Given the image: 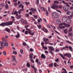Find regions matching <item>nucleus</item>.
Returning <instances> with one entry per match:
<instances>
[{
	"mask_svg": "<svg viewBox=\"0 0 73 73\" xmlns=\"http://www.w3.org/2000/svg\"><path fill=\"white\" fill-rule=\"evenodd\" d=\"M2 40L3 42H0L1 47H0L1 49V50H2L3 48L5 47V46H8V45H9L8 43L7 42V39L4 37H3L2 38Z\"/></svg>",
	"mask_w": 73,
	"mask_h": 73,
	"instance_id": "1",
	"label": "nucleus"
},
{
	"mask_svg": "<svg viewBox=\"0 0 73 73\" xmlns=\"http://www.w3.org/2000/svg\"><path fill=\"white\" fill-rule=\"evenodd\" d=\"M12 24H13V21H10L6 23L3 22L0 24V25L1 26H3V27H4V26H9V25H12Z\"/></svg>",
	"mask_w": 73,
	"mask_h": 73,
	"instance_id": "2",
	"label": "nucleus"
},
{
	"mask_svg": "<svg viewBox=\"0 0 73 73\" xmlns=\"http://www.w3.org/2000/svg\"><path fill=\"white\" fill-rule=\"evenodd\" d=\"M51 8L53 9H58L59 8L61 9L62 8V6L61 5H55L54 4H52V6H51Z\"/></svg>",
	"mask_w": 73,
	"mask_h": 73,
	"instance_id": "3",
	"label": "nucleus"
},
{
	"mask_svg": "<svg viewBox=\"0 0 73 73\" xmlns=\"http://www.w3.org/2000/svg\"><path fill=\"white\" fill-rule=\"evenodd\" d=\"M52 16L54 18L57 19L58 17L59 14L56 12H54L52 14Z\"/></svg>",
	"mask_w": 73,
	"mask_h": 73,
	"instance_id": "4",
	"label": "nucleus"
},
{
	"mask_svg": "<svg viewBox=\"0 0 73 73\" xmlns=\"http://www.w3.org/2000/svg\"><path fill=\"white\" fill-rule=\"evenodd\" d=\"M49 40L48 38H46V39H43V41L45 42L44 44H49Z\"/></svg>",
	"mask_w": 73,
	"mask_h": 73,
	"instance_id": "5",
	"label": "nucleus"
},
{
	"mask_svg": "<svg viewBox=\"0 0 73 73\" xmlns=\"http://www.w3.org/2000/svg\"><path fill=\"white\" fill-rule=\"evenodd\" d=\"M12 57L13 59L12 60V61H14V62H15L17 64V60H16V57H15V56L14 55H12Z\"/></svg>",
	"mask_w": 73,
	"mask_h": 73,
	"instance_id": "6",
	"label": "nucleus"
},
{
	"mask_svg": "<svg viewBox=\"0 0 73 73\" xmlns=\"http://www.w3.org/2000/svg\"><path fill=\"white\" fill-rule=\"evenodd\" d=\"M49 48V50L50 51L52 50L53 52H54V50L53 47L52 46H48V47Z\"/></svg>",
	"mask_w": 73,
	"mask_h": 73,
	"instance_id": "7",
	"label": "nucleus"
},
{
	"mask_svg": "<svg viewBox=\"0 0 73 73\" xmlns=\"http://www.w3.org/2000/svg\"><path fill=\"white\" fill-rule=\"evenodd\" d=\"M30 11H32L33 13H35V12H36V9H35V8H31V9H30Z\"/></svg>",
	"mask_w": 73,
	"mask_h": 73,
	"instance_id": "8",
	"label": "nucleus"
},
{
	"mask_svg": "<svg viewBox=\"0 0 73 73\" xmlns=\"http://www.w3.org/2000/svg\"><path fill=\"white\" fill-rule=\"evenodd\" d=\"M5 31H6L7 32H8V33H10V29H9V28L6 27L5 29Z\"/></svg>",
	"mask_w": 73,
	"mask_h": 73,
	"instance_id": "9",
	"label": "nucleus"
},
{
	"mask_svg": "<svg viewBox=\"0 0 73 73\" xmlns=\"http://www.w3.org/2000/svg\"><path fill=\"white\" fill-rule=\"evenodd\" d=\"M66 22L67 24H70L72 22V21L70 19H68L66 20Z\"/></svg>",
	"mask_w": 73,
	"mask_h": 73,
	"instance_id": "10",
	"label": "nucleus"
},
{
	"mask_svg": "<svg viewBox=\"0 0 73 73\" xmlns=\"http://www.w3.org/2000/svg\"><path fill=\"white\" fill-rule=\"evenodd\" d=\"M64 10V11L66 12V11H67L68 9H69V8H68V6H66L64 7L63 8Z\"/></svg>",
	"mask_w": 73,
	"mask_h": 73,
	"instance_id": "11",
	"label": "nucleus"
},
{
	"mask_svg": "<svg viewBox=\"0 0 73 73\" xmlns=\"http://www.w3.org/2000/svg\"><path fill=\"white\" fill-rule=\"evenodd\" d=\"M62 69L64 71L62 72V73H68L66 70L65 69L63 68H62Z\"/></svg>",
	"mask_w": 73,
	"mask_h": 73,
	"instance_id": "12",
	"label": "nucleus"
},
{
	"mask_svg": "<svg viewBox=\"0 0 73 73\" xmlns=\"http://www.w3.org/2000/svg\"><path fill=\"white\" fill-rule=\"evenodd\" d=\"M43 31L45 32H48V30L45 27H43L42 28Z\"/></svg>",
	"mask_w": 73,
	"mask_h": 73,
	"instance_id": "13",
	"label": "nucleus"
},
{
	"mask_svg": "<svg viewBox=\"0 0 73 73\" xmlns=\"http://www.w3.org/2000/svg\"><path fill=\"white\" fill-rule=\"evenodd\" d=\"M41 58H45L46 56L44 54H42L41 55Z\"/></svg>",
	"mask_w": 73,
	"mask_h": 73,
	"instance_id": "14",
	"label": "nucleus"
},
{
	"mask_svg": "<svg viewBox=\"0 0 73 73\" xmlns=\"http://www.w3.org/2000/svg\"><path fill=\"white\" fill-rule=\"evenodd\" d=\"M17 35H15V37L16 38H18V37H19L20 36V33L19 32H17Z\"/></svg>",
	"mask_w": 73,
	"mask_h": 73,
	"instance_id": "15",
	"label": "nucleus"
},
{
	"mask_svg": "<svg viewBox=\"0 0 73 73\" xmlns=\"http://www.w3.org/2000/svg\"><path fill=\"white\" fill-rule=\"evenodd\" d=\"M60 54L61 56V57H62V58L63 59V60H64V59H66V58H65V56H63V55H62V54Z\"/></svg>",
	"mask_w": 73,
	"mask_h": 73,
	"instance_id": "16",
	"label": "nucleus"
},
{
	"mask_svg": "<svg viewBox=\"0 0 73 73\" xmlns=\"http://www.w3.org/2000/svg\"><path fill=\"white\" fill-rule=\"evenodd\" d=\"M62 20L64 22H65V21H66V18L65 17H64L62 18Z\"/></svg>",
	"mask_w": 73,
	"mask_h": 73,
	"instance_id": "17",
	"label": "nucleus"
},
{
	"mask_svg": "<svg viewBox=\"0 0 73 73\" xmlns=\"http://www.w3.org/2000/svg\"><path fill=\"white\" fill-rule=\"evenodd\" d=\"M14 15H16V16H18L19 15V13H18V12H17V11H15L14 13Z\"/></svg>",
	"mask_w": 73,
	"mask_h": 73,
	"instance_id": "18",
	"label": "nucleus"
},
{
	"mask_svg": "<svg viewBox=\"0 0 73 73\" xmlns=\"http://www.w3.org/2000/svg\"><path fill=\"white\" fill-rule=\"evenodd\" d=\"M64 26H65L66 28H69V27H70V25L69 24H66V25H65Z\"/></svg>",
	"mask_w": 73,
	"mask_h": 73,
	"instance_id": "19",
	"label": "nucleus"
},
{
	"mask_svg": "<svg viewBox=\"0 0 73 73\" xmlns=\"http://www.w3.org/2000/svg\"><path fill=\"white\" fill-rule=\"evenodd\" d=\"M30 58L31 59H33V54L32 53L31 54H30Z\"/></svg>",
	"mask_w": 73,
	"mask_h": 73,
	"instance_id": "20",
	"label": "nucleus"
},
{
	"mask_svg": "<svg viewBox=\"0 0 73 73\" xmlns=\"http://www.w3.org/2000/svg\"><path fill=\"white\" fill-rule=\"evenodd\" d=\"M59 29H64V28H65V27L64 26H59Z\"/></svg>",
	"mask_w": 73,
	"mask_h": 73,
	"instance_id": "21",
	"label": "nucleus"
},
{
	"mask_svg": "<svg viewBox=\"0 0 73 73\" xmlns=\"http://www.w3.org/2000/svg\"><path fill=\"white\" fill-rule=\"evenodd\" d=\"M68 48L69 49H70V51H71V52H73V50H72L73 48H72L71 46H69L68 47Z\"/></svg>",
	"mask_w": 73,
	"mask_h": 73,
	"instance_id": "22",
	"label": "nucleus"
},
{
	"mask_svg": "<svg viewBox=\"0 0 73 73\" xmlns=\"http://www.w3.org/2000/svg\"><path fill=\"white\" fill-rule=\"evenodd\" d=\"M67 57L68 58H70L72 57V55L70 53H68L67 55Z\"/></svg>",
	"mask_w": 73,
	"mask_h": 73,
	"instance_id": "23",
	"label": "nucleus"
},
{
	"mask_svg": "<svg viewBox=\"0 0 73 73\" xmlns=\"http://www.w3.org/2000/svg\"><path fill=\"white\" fill-rule=\"evenodd\" d=\"M36 1H35V3L37 5L39 4V0H36Z\"/></svg>",
	"mask_w": 73,
	"mask_h": 73,
	"instance_id": "24",
	"label": "nucleus"
},
{
	"mask_svg": "<svg viewBox=\"0 0 73 73\" xmlns=\"http://www.w3.org/2000/svg\"><path fill=\"white\" fill-rule=\"evenodd\" d=\"M21 15H19L18 16H17V17L16 19H21Z\"/></svg>",
	"mask_w": 73,
	"mask_h": 73,
	"instance_id": "25",
	"label": "nucleus"
},
{
	"mask_svg": "<svg viewBox=\"0 0 73 73\" xmlns=\"http://www.w3.org/2000/svg\"><path fill=\"white\" fill-rule=\"evenodd\" d=\"M53 63H52L51 64H49L48 66H49L50 68H51V67H52V66H53Z\"/></svg>",
	"mask_w": 73,
	"mask_h": 73,
	"instance_id": "26",
	"label": "nucleus"
},
{
	"mask_svg": "<svg viewBox=\"0 0 73 73\" xmlns=\"http://www.w3.org/2000/svg\"><path fill=\"white\" fill-rule=\"evenodd\" d=\"M66 42H67V43H68V44H72V45H73V43H72L68 40H66Z\"/></svg>",
	"mask_w": 73,
	"mask_h": 73,
	"instance_id": "27",
	"label": "nucleus"
},
{
	"mask_svg": "<svg viewBox=\"0 0 73 73\" xmlns=\"http://www.w3.org/2000/svg\"><path fill=\"white\" fill-rule=\"evenodd\" d=\"M40 9L43 11H45V8L43 7H40Z\"/></svg>",
	"mask_w": 73,
	"mask_h": 73,
	"instance_id": "28",
	"label": "nucleus"
},
{
	"mask_svg": "<svg viewBox=\"0 0 73 73\" xmlns=\"http://www.w3.org/2000/svg\"><path fill=\"white\" fill-rule=\"evenodd\" d=\"M66 24V23L64 22V23H62L60 24V25H65Z\"/></svg>",
	"mask_w": 73,
	"mask_h": 73,
	"instance_id": "29",
	"label": "nucleus"
},
{
	"mask_svg": "<svg viewBox=\"0 0 73 73\" xmlns=\"http://www.w3.org/2000/svg\"><path fill=\"white\" fill-rule=\"evenodd\" d=\"M28 32V33H29V35L30 34H31V33H32V32L31 30L30 29H29L27 31Z\"/></svg>",
	"mask_w": 73,
	"mask_h": 73,
	"instance_id": "30",
	"label": "nucleus"
},
{
	"mask_svg": "<svg viewBox=\"0 0 73 73\" xmlns=\"http://www.w3.org/2000/svg\"><path fill=\"white\" fill-rule=\"evenodd\" d=\"M64 32L66 34L68 33V30L67 29H66L64 30Z\"/></svg>",
	"mask_w": 73,
	"mask_h": 73,
	"instance_id": "31",
	"label": "nucleus"
},
{
	"mask_svg": "<svg viewBox=\"0 0 73 73\" xmlns=\"http://www.w3.org/2000/svg\"><path fill=\"white\" fill-rule=\"evenodd\" d=\"M5 8V9H8V8H9V7H8V4H6V5Z\"/></svg>",
	"mask_w": 73,
	"mask_h": 73,
	"instance_id": "32",
	"label": "nucleus"
},
{
	"mask_svg": "<svg viewBox=\"0 0 73 73\" xmlns=\"http://www.w3.org/2000/svg\"><path fill=\"white\" fill-rule=\"evenodd\" d=\"M70 13L71 12L70 11H68L67 12L66 14L67 15H70Z\"/></svg>",
	"mask_w": 73,
	"mask_h": 73,
	"instance_id": "33",
	"label": "nucleus"
},
{
	"mask_svg": "<svg viewBox=\"0 0 73 73\" xmlns=\"http://www.w3.org/2000/svg\"><path fill=\"white\" fill-rule=\"evenodd\" d=\"M54 3L55 4H58L59 3V1H54Z\"/></svg>",
	"mask_w": 73,
	"mask_h": 73,
	"instance_id": "34",
	"label": "nucleus"
},
{
	"mask_svg": "<svg viewBox=\"0 0 73 73\" xmlns=\"http://www.w3.org/2000/svg\"><path fill=\"white\" fill-rule=\"evenodd\" d=\"M42 48L43 49H44V50H46V49H48V47H47L43 46L42 47Z\"/></svg>",
	"mask_w": 73,
	"mask_h": 73,
	"instance_id": "35",
	"label": "nucleus"
},
{
	"mask_svg": "<svg viewBox=\"0 0 73 73\" xmlns=\"http://www.w3.org/2000/svg\"><path fill=\"white\" fill-rule=\"evenodd\" d=\"M72 31V27H71L69 29L68 32H71V31Z\"/></svg>",
	"mask_w": 73,
	"mask_h": 73,
	"instance_id": "36",
	"label": "nucleus"
},
{
	"mask_svg": "<svg viewBox=\"0 0 73 73\" xmlns=\"http://www.w3.org/2000/svg\"><path fill=\"white\" fill-rule=\"evenodd\" d=\"M37 27H38V29H41V28L42 26H41V25H38Z\"/></svg>",
	"mask_w": 73,
	"mask_h": 73,
	"instance_id": "37",
	"label": "nucleus"
},
{
	"mask_svg": "<svg viewBox=\"0 0 73 73\" xmlns=\"http://www.w3.org/2000/svg\"><path fill=\"white\" fill-rule=\"evenodd\" d=\"M27 66L28 68H30V64L29 63H27Z\"/></svg>",
	"mask_w": 73,
	"mask_h": 73,
	"instance_id": "38",
	"label": "nucleus"
},
{
	"mask_svg": "<svg viewBox=\"0 0 73 73\" xmlns=\"http://www.w3.org/2000/svg\"><path fill=\"white\" fill-rule=\"evenodd\" d=\"M62 1V3H63V4H65L66 5L67 4V3L65 2V1H63V0H62V1Z\"/></svg>",
	"mask_w": 73,
	"mask_h": 73,
	"instance_id": "39",
	"label": "nucleus"
},
{
	"mask_svg": "<svg viewBox=\"0 0 73 73\" xmlns=\"http://www.w3.org/2000/svg\"><path fill=\"white\" fill-rule=\"evenodd\" d=\"M23 22L24 24H28V23H27V22L26 21H24Z\"/></svg>",
	"mask_w": 73,
	"mask_h": 73,
	"instance_id": "40",
	"label": "nucleus"
},
{
	"mask_svg": "<svg viewBox=\"0 0 73 73\" xmlns=\"http://www.w3.org/2000/svg\"><path fill=\"white\" fill-rule=\"evenodd\" d=\"M57 63H54V67H56V66H57Z\"/></svg>",
	"mask_w": 73,
	"mask_h": 73,
	"instance_id": "41",
	"label": "nucleus"
},
{
	"mask_svg": "<svg viewBox=\"0 0 73 73\" xmlns=\"http://www.w3.org/2000/svg\"><path fill=\"white\" fill-rule=\"evenodd\" d=\"M41 45H42V47L44 46V42H42L41 43Z\"/></svg>",
	"mask_w": 73,
	"mask_h": 73,
	"instance_id": "42",
	"label": "nucleus"
},
{
	"mask_svg": "<svg viewBox=\"0 0 73 73\" xmlns=\"http://www.w3.org/2000/svg\"><path fill=\"white\" fill-rule=\"evenodd\" d=\"M23 45H24V46H26V45H27V43L25 42H23Z\"/></svg>",
	"mask_w": 73,
	"mask_h": 73,
	"instance_id": "43",
	"label": "nucleus"
},
{
	"mask_svg": "<svg viewBox=\"0 0 73 73\" xmlns=\"http://www.w3.org/2000/svg\"><path fill=\"white\" fill-rule=\"evenodd\" d=\"M57 23H58V24H60V23H61V21H60V20H57Z\"/></svg>",
	"mask_w": 73,
	"mask_h": 73,
	"instance_id": "44",
	"label": "nucleus"
},
{
	"mask_svg": "<svg viewBox=\"0 0 73 73\" xmlns=\"http://www.w3.org/2000/svg\"><path fill=\"white\" fill-rule=\"evenodd\" d=\"M59 61V59L58 58H57L56 60H55V61L56 62H58Z\"/></svg>",
	"mask_w": 73,
	"mask_h": 73,
	"instance_id": "45",
	"label": "nucleus"
},
{
	"mask_svg": "<svg viewBox=\"0 0 73 73\" xmlns=\"http://www.w3.org/2000/svg\"><path fill=\"white\" fill-rule=\"evenodd\" d=\"M38 71L39 73H42V71L41 69L39 70Z\"/></svg>",
	"mask_w": 73,
	"mask_h": 73,
	"instance_id": "46",
	"label": "nucleus"
},
{
	"mask_svg": "<svg viewBox=\"0 0 73 73\" xmlns=\"http://www.w3.org/2000/svg\"><path fill=\"white\" fill-rule=\"evenodd\" d=\"M68 35L69 36H72V33H68Z\"/></svg>",
	"mask_w": 73,
	"mask_h": 73,
	"instance_id": "47",
	"label": "nucleus"
},
{
	"mask_svg": "<svg viewBox=\"0 0 73 73\" xmlns=\"http://www.w3.org/2000/svg\"><path fill=\"white\" fill-rule=\"evenodd\" d=\"M20 52H21V54H23V49H21Z\"/></svg>",
	"mask_w": 73,
	"mask_h": 73,
	"instance_id": "48",
	"label": "nucleus"
},
{
	"mask_svg": "<svg viewBox=\"0 0 73 73\" xmlns=\"http://www.w3.org/2000/svg\"><path fill=\"white\" fill-rule=\"evenodd\" d=\"M34 34H35V33L34 32L31 33L30 34V35H31L32 36H33L34 35Z\"/></svg>",
	"mask_w": 73,
	"mask_h": 73,
	"instance_id": "49",
	"label": "nucleus"
},
{
	"mask_svg": "<svg viewBox=\"0 0 73 73\" xmlns=\"http://www.w3.org/2000/svg\"><path fill=\"white\" fill-rule=\"evenodd\" d=\"M68 53H66L65 54H64L63 55L64 56H68Z\"/></svg>",
	"mask_w": 73,
	"mask_h": 73,
	"instance_id": "50",
	"label": "nucleus"
},
{
	"mask_svg": "<svg viewBox=\"0 0 73 73\" xmlns=\"http://www.w3.org/2000/svg\"><path fill=\"white\" fill-rule=\"evenodd\" d=\"M3 53L4 55H6V52H5V51H4L3 52Z\"/></svg>",
	"mask_w": 73,
	"mask_h": 73,
	"instance_id": "51",
	"label": "nucleus"
},
{
	"mask_svg": "<svg viewBox=\"0 0 73 73\" xmlns=\"http://www.w3.org/2000/svg\"><path fill=\"white\" fill-rule=\"evenodd\" d=\"M30 61H31L32 62V63H34L35 62H34V60L33 59H30Z\"/></svg>",
	"mask_w": 73,
	"mask_h": 73,
	"instance_id": "52",
	"label": "nucleus"
},
{
	"mask_svg": "<svg viewBox=\"0 0 73 73\" xmlns=\"http://www.w3.org/2000/svg\"><path fill=\"white\" fill-rule=\"evenodd\" d=\"M28 31H25V35H28Z\"/></svg>",
	"mask_w": 73,
	"mask_h": 73,
	"instance_id": "53",
	"label": "nucleus"
},
{
	"mask_svg": "<svg viewBox=\"0 0 73 73\" xmlns=\"http://www.w3.org/2000/svg\"><path fill=\"white\" fill-rule=\"evenodd\" d=\"M48 14H49V13H48V11H46V16H48Z\"/></svg>",
	"mask_w": 73,
	"mask_h": 73,
	"instance_id": "54",
	"label": "nucleus"
},
{
	"mask_svg": "<svg viewBox=\"0 0 73 73\" xmlns=\"http://www.w3.org/2000/svg\"><path fill=\"white\" fill-rule=\"evenodd\" d=\"M0 5L1 7H4V4L3 3H1L0 4Z\"/></svg>",
	"mask_w": 73,
	"mask_h": 73,
	"instance_id": "55",
	"label": "nucleus"
},
{
	"mask_svg": "<svg viewBox=\"0 0 73 73\" xmlns=\"http://www.w3.org/2000/svg\"><path fill=\"white\" fill-rule=\"evenodd\" d=\"M56 11H58V12H59V13H62V12L61 11H60V10H56Z\"/></svg>",
	"mask_w": 73,
	"mask_h": 73,
	"instance_id": "56",
	"label": "nucleus"
},
{
	"mask_svg": "<svg viewBox=\"0 0 73 73\" xmlns=\"http://www.w3.org/2000/svg\"><path fill=\"white\" fill-rule=\"evenodd\" d=\"M34 17L35 18V19H37V15H34Z\"/></svg>",
	"mask_w": 73,
	"mask_h": 73,
	"instance_id": "57",
	"label": "nucleus"
},
{
	"mask_svg": "<svg viewBox=\"0 0 73 73\" xmlns=\"http://www.w3.org/2000/svg\"><path fill=\"white\" fill-rule=\"evenodd\" d=\"M58 51H59V49H57L55 50V52H58Z\"/></svg>",
	"mask_w": 73,
	"mask_h": 73,
	"instance_id": "58",
	"label": "nucleus"
},
{
	"mask_svg": "<svg viewBox=\"0 0 73 73\" xmlns=\"http://www.w3.org/2000/svg\"><path fill=\"white\" fill-rule=\"evenodd\" d=\"M34 73H36V70H37V69L36 68H35V69H34Z\"/></svg>",
	"mask_w": 73,
	"mask_h": 73,
	"instance_id": "59",
	"label": "nucleus"
},
{
	"mask_svg": "<svg viewBox=\"0 0 73 73\" xmlns=\"http://www.w3.org/2000/svg\"><path fill=\"white\" fill-rule=\"evenodd\" d=\"M25 16L27 17H29V14H25Z\"/></svg>",
	"mask_w": 73,
	"mask_h": 73,
	"instance_id": "60",
	"label": "nucleus"
},
{
	"mask_svg": "<svg viewBox=\"0 0 73 73\" xmlns=\"http://www.w3.org/2000/svg\"><path fill=\"white\" fill-rule=\"evenodd\" d=\"M13 54H17V52H16V51H14L13 52Z\"/></svg>",
	"mask_w": 73,
	"mask_h": 73,
	"instance_id": "61",
	"label": "nucleus"
},
{
	"mask_svg": "<svg viewBox=\"0 0 73 73\" xmlns=\"http://www.w3.org/2000/svg\"><path fill=\"white\" fill-rule=\"evenodd\" d=\"M31 68H33V69H36V67H35V66H33L31 65Z\"/></svg>",
	"mask_w": 73,
	"mask_h": 73,
	"instance_id": "62",
	"label": "nucleus"
},
{
	"mask_svg": "<svg viewBox=\"0 0 73 73\" xmlns=\"http://www.w3.org/2000/svg\"><path fill=\"white\" fill-rule=\"evenodd\" d=\"M14 5L15 6H17V3H14Z\"/></svg>",
	"mask_w": 73,
	"mask_h": 73,
	"instance_id": "63",
	"label": "nucleus"
},
{
	"mask_svg": "<svg viewBox=\"0 0 73 73\" xmlns=\"http://www.w3.org/2000/svg\"><path fill=\"white\" fill-rule=\"evenodd\" d=\"M35 62H38V59H37L36 60Z\"/></svg>",
	"mask_w": 73,
	"mask_h": 73,
	"instance_id": "64",
	"label": "nucleus"
}]
</instances>
